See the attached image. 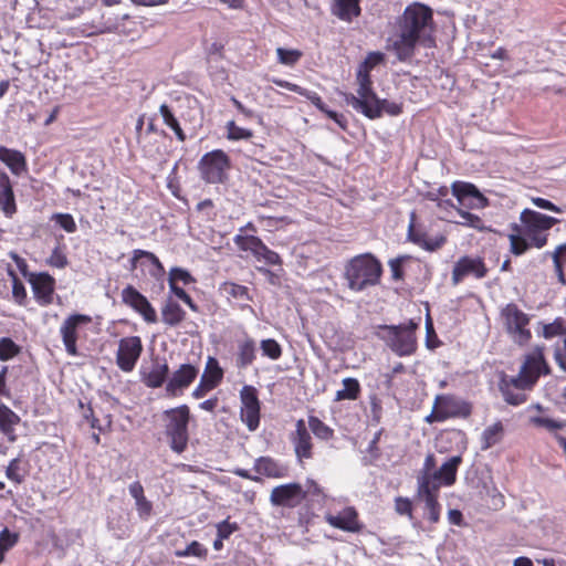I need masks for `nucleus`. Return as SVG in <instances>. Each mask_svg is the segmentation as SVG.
Masks as SVG:
<instances>
[{
  "mask_svg": "<svg viewBox=\"0 0 566 566\" xmlns=\"http://www.w3.org/2000/svg\"><path fill=\"white\" fill-rule=\"evenodd\" d=\"M398 24L399 35L392 42L391 49L399 61L409 60L418 42H432L433 15L428 6L419 2L408 6Z\"/></svg>",
  "mask_w": 566,
  "mask_h": 566,
  "instance_id": "1",
  "label": "nucleus"
},
{
  "mask_svg": "<svg viewBox=\"0 0 566 566\" xmlns=\"http://www.w3.org/2000/svg\"><path fill=\"white\" fill-rule=\"evenodd\" d=\"M381 274L382 265L371 253L355 255L347 261L344 269L347 286L354 292H361L377 285Z\"/></svg>",
  "mask_w": 566,
  "mask_h": 566,
  "instance_id": "2",
  "label": "nucleus"
},
{
  "mask_svg": "<svg viewBox=\"0 0 566 566\" xmlns=\"http://www.w3.org/2000/svg\"><path fill=\"white\" fill-rule=\"evenodd\" d=\"M451 190L459 203V207L454 208L461 218L458 223L479 230L483 229V220L468 210L485 208L489 205V200L473 184L464 181H454Z\"/></svg>",
  "mask_w": 566,
  "mask_h": 566,
  "instance_id": "3",
  "label": "nucleus"
},
{
  "mask_svg": "<svg viewBox=\"0 0 566 566\" xmlns=\"http://www.w3.org/2000/svg\"><path fill=\"white\" fill-rule=\"evenodd\" d=\"M418 324L409 321L399 325L378 326L377 336L399 357L411 356L418 347L416 329Z\"/></svg>",
  "mask_w": 566,
  "mask_h": 566,
  "instance_id": "4",
  "label": "nucleus"
},
{
  "mask_svg": "<svg viewBox=\"0 0 566 566\" xmlns=\"http://www.w3.org/2000/svg\"><path fill=\"white\" fill-rule=\"evenodd\" d=\"M531 319L532 316L514 302L505 304L499 313V323L502 329L517 346H525L532 339Z\"/></svg>",
  "mask_w": 566,
  "mask_h": 566,
  "instance_id": "5",
  "label": "nucleus"
},
{
  "mask_svg": "<svg viewBox=\"0 0 566 566\" xmlns=\"http://www.w3.org/2000/svg\"><path fill=\"white\" fill-rule=\"evenodd\" d=\"M190 412L186 405L166 410L163 413L165 432L170 440V448L176 453H182L188 444V423Z\"/></svg>",
  "mask_w": 566,
  "mask_h": 566,
  "instance_id": "6",
  "label": "nucleus"
},
{
  "mask_svg": "<svg viewBox=\"0 0 566 566\" xmlns=\"http://www.w3.org/2000/svg\"><path fill=\"white\" fill-rule=\"evenodd\" d=\"M229 168L230 159L221 149L205 154L198 164L200 176L208 184H222Z\"/></svg>",
  "mask_w": 566,
  "mask_h": 566,
  "instance_id": "7",
  "label": "nucleus"
},
{
  "mask_svg": "<svg viewBox=\"0 0 566 566\" xmlns=\"http://www.w3.org/2000/svg\"><path fill=\"white\" fill-rule=\"evenodd\" d=\"M548 371L544 355L541 348H535L525 357L516 377L511 378L515 389H527L532 387L541 374Z\"/></svg>",
  "mask_w": 566,
  "mask_h": 566,
  "instance_id": "8",
  "label": "nucleus"
},
{
  "mask_svg": "<svg viewBox=\"0 0 566 566\" xmlns=\"http://www.w3.org/2000/svg\"><path fill=\"white\" fill-rule=\"evenodd\" d=\"M440 484L430 479L428 474L418 478L417 494L424 502L427 518L430 523L436 524L440 520L441 505L438 502Z\"/></svg>",
  "mask_w": 566,
  "mask_h": 566,
  "instance_id": "9",
  "label": "nucleus"
},
{
  "mask_svg": "<svg viewBox=\"0 0 566 566\" xmlns=\"http://www.w3.org/2000/svg\"><path fill=\"white\" fill-rule=\"evenodd\" d=\"M143 352L142 339L138 336L124 337L118 343L116 364L124 373L134 370Z\"/></svg>",
  "mask_w": 566,
  "mask_h": 566,
  "instance_id": "10",
  "label": "nucleus"
},
{
  "mask_svg": "<svg viewBox=\"0 0 566 566\" xmlns=\"http://www.w3.org/2000/svg\"><path fill=\"white\" fill-rule=\"evenodd\" d=\"M269 501L272 506L295 509L304 502L303 485L296 482L277 485L272 489Z\"/></svg>",
  "mask_w": 566,
  "mask_h": 566,
  "instance_id": "11",
  "label": "nucleus"
},
{
  "mask_svg": "<svg viewBox=\"0 0 566 566\" xmlns=\"http://www.w3.org/2000/svg\"><path fill=\"white\" fill-rule=\"evenodd\" d=\"M241 420L247 424L250 431L256 430L260 423V401L258 391L253 386L245 385L240 390Z\"/></svg>",
  "mask_w": 566,
  "mask_h": 566,
  "instance_id": "12",
  "label": "nucleus"
},
{
  "mask_svg": "<svg viewBox=\"0 0 566 566\" xmlns=\"http://www.w3.org/2000/svg\"><path fill=\"white\" fill-rule=\"evenodd\" d=\"M92 322V317L85 314H73L66 317L61 327L60 334L70 356H77L76 342L78 337V328L82 325H87Z\"/></svg>",
  "mask_w": 566,
  "mask_h": 566,
  "instance_id": "13",
  "label": "nucleus"
},
{
  "mask_svg": "<svg viewBox=\"0 0 566 566\" xmlns=\"http://www.w3.org/2000/svg\"><path fill=\"white\" fill-rule=\"evenodd\" d=\"M356 81L358 84L356 94L342 93L344 102L347 105L352 106L355 111L361 107L370 97L374 98L375 94V91L373 88V82L370 78V71L358 66L356 73Z\"/></svg>",
  "mask_w": 566,
  "mask_h": 566,
  "instance_id": "14",
  "label": "nucleus"
},
{
  "mask_svg": "<svg viewBox=\"0 0 566 566\" xmlns=\"http://www.w3.org/2000/svg\"><path fill=\"white\" fill-rule=\"evenodd\" d=\"M29 283L31 285L35 301L46 306L53 302L55 280L49 273H31L29 276Z\"/></svg>",
  "mask_w": 566,
  "mask_h": 566,
  "instance_id": "15",
  "label": "nucleus"
},
{
  "mask_svg": "<svg viewBox=\"0 0 566 566\" xmlns=\"http://www.w3.org/2000/svg\"><path fill=\"white\" fill-rule=\"evenodd\" d=\"M356 112L363 114L369 119H377L382 116L384 113L390 116H398L402 112L400 104L390 102L386 98H379L377 94H374V98L370 97L367 102L359 107Z\"/></svg>",
  "mask_w": 566,
  "mask_h": 566,
  "instance_id": "16",
  "label": "nucleus"
},
{
  "mask_svg": "<svg viewBox=\"0 0 566 566\" xmlns=\"http://www.w3.org/2000/svg\"><path fill=\"white\" fill-rule=\"evenodd\" d=\"M123 302L138 312L147 323H156L157 314L148 300L134 286L128 285L122 292Z\"/></svg>",
  "mask_w": 566,
  "mask_h": 566,
  "instance_id": "17",
  "label": "nucleus"
},
{
  "mask_svg": "<svg viewBox=\"0 0 566 566\" xmlns=\"http://www.w3.org/2000/svg\"><path fill=\"white\" fill-rule=\"evenodd\" d=\"M486 268L482 259L462 256L453 266L452 282L454 285L459 284L463 277L473 275L476 279H482L486 275Z\"/></svg>",
  "mask_w": 566,
  "mask_h": 566,
  "instance_id": "18",
  "label": "nucleus"
},
{
  "mask_svg": "<svg viewBox=\"0 0 566 566\" xmlns=\"http://www.w3.org/2000/svg\"><path fill=\"white\" fill-rule=\"evenodd\" d=\"M324 518L331 526L344 532L358 533L363 528L358 513L353 506H347L337 514L327 513Z\"/></svg>",
  "mask_w": 566,
  "mask_h": 566,
  "instance_id": "19",
  "label": "nucleus"
},
{
  "mask_svg": "<svg viewBox=\"0 0 566 566\" xmlns=\"http://www.w3.org/2000/svg\"><path fill=\"white\" fill-rule=\"evenodd\" d=\"M138 266L143 271H147L150 276L160 279L165 274V269L159 259L151 252L136 249L133 251L130 259V271L136 270Z\"/></svg>",
  "mask_w": 566,
  "mask_h": 566,
  "instance_id": "20",
  "label": "nucleus"
},
{
  "mask_svg": "<svg viewBox=\"0 0 566 566\" xmlns=\"http://www.w3.org/2000/svg\"><path fill=\"white\" fill-rule=\"evenodd\" d=\"M199 370L196 366L190 364H182L167 381L166 391L169 395L177 396L179 391L188 388L196 379Z\"/></svg>",
  "mask_w": 566,
  "mask_h": 566,
  "instance_id": "21",
  "label": "nucleus"
},
{
  "mask_svg": "<svg viewBox=\"0 0 566 566\" xmlns=\"http://www.w3.org/2000/svg\"><path fill=\"white\" fill-rule=\"evenodd\" d=\"M139 374L140 380L145 386L148 388H159L168 377L169 367L166 361L161 363L159 359H155L149 367L142 366Z\"/></svg>",
  "mask_w": 566,
  "mask_h": 566,
  "instance_id": "22",
  "label": "nucleus"
},
{
  "mask_svg": "<svg viewBox=\"0 0 566 566\" xmlns=\"http://www.w3.org/2000/svg\"><path fill=\"white\" fill-rule=\"evenodd\" d=\"M521 221L524 226V231L532 232H545L559 222L556 218L548 217L531 209H524L522 211Z\"/></svg>",
  "mask_w": 566,
  "mask_h": 566,
  "instance_id": "23",
  "label": "nucleus"
},
{
  "mask_svg": "<svg viewBox=\"0 0 566 566\" xmlns=\"http://www.w3.org/2000/svg\"><path fill=\"white\" fill-rule=\"evenodd\" d=\"M292 442L298 459H310L312 457V437L303 419L296 421Z\"/></svg>",
  "mask_w": 566,
  "mask_h": 566,
  "instance_id": "24",
  "label": "nucleus"
},
{
  "mask_svg": "<svg viewBox=\"0 0 566 566\" xmlns=\"http://www.w3.org/2000/svg\"><path fill=\"white\" fill-rule=\"evenodd\" d=\"M331 13L340 21L350 23L361 13L360 0H332Z\"/></svg>",
  "mask_w": 566,
  "mask_h": 566,
  "instance_id": "25",
  "label": "nucleus"
},
{
  "mask_svg": "<svg viewBox=\"0 0 566 566\" xmlns=\"http://www.w3.org/2000/svg\"><path fill=\"white\" fill-rule=\"evenodd\" d=\"M0 209L6 217L11 218L17 212L12 185L7 172L0 170Z\"/></svg>",
  "mask_w": 566,
  "mask_h": 566,
  "instance_id": "26",
  "label": "nucleus"
},
{
  "mask_svg": "<svg viewBox=\"0 0 566 566\" xmlns=\"http://www.w3.org/2000/svg\"><path fill=\"white\" fill-rule=\"evenodd\" d=\"M254 470L266 478L283 479L289 475V467L269 457L256 459Z\"/></svg>",
  "mask_w": 566,
  "mask_h": 566,
  "instance_id": "27",
  "label": "nucleus"
},
{
  "mask_svg": "<svg viewBox=\"0 0 566 566\" xmlns=\"http://www.w3.org/2000/svg\"><path fill=\"white\" fill-rule=\"evenodd\" d=\"M415 219L416 214L415 212H412L410 217V223L408 227V239L427 251H434L441 248L446 239L441 237L428 240L427 234L422 230L416 228Z\"/></svg>",
  "mask_w": 566,
  "mask_h": 566,
  "instance_id": "28",
  "label": "nucleus"
},
{
  "mask_svg": "<svg viewBox=\"0 0 566 566\" xmlns=\"http://www.w3.org/2000/svg\"><path fill=\"white\" fill-rule=\"evenodd\" d=\"M462 463L461 455H453L448 459L438 471H436L432 475H429L430 479L437 481L440 485L444 484L447 486L452 485L457 479V472L459 465Z\"/></svg>",
  "mask_w": 566,
  "mask_h": 566,
  "instance_id": "29",
  "label": "nucleus"
},
{
  "mask_svg": "<svg viewBox=\"0 0 566 566\" xmlns=\"http://www.w3.org/2000/svg\"><path fill=\"white\" fill-rule=\"evenodd\" d=\"M0 160L13 175L20 176L22 172L27 171L25 156L19 150L0 146Z\"/></svg>",
  "mask_w": 566,
  "mask_h": 566,
  "instance_id": "30",
  "label": "nucleus"
},
{
  "mask_svg": "<svg viewBox=\"0 0 566 566\" xmlns=\"http://www.w3.org/2000/svg\"><path fill=\"white\" fill-rule=\"evenodd\" d=\"M256 357V345L251 337H245L238 343V352L235 356V366L239 369L249 367Z\"/></svg>",
  "mask_w": 566,
  "mask_h": 566,
  "instance_id": "31",
  "label": "nucleus"
},
{
  "mask_svg": "<svg viewBox=\"0 0 566 566\" xmlns=\"http://www.w3.org/2000/svg\"><path fill=\"white\" fill-rule=\"evenodd\" d=\"M20 422V417L9 407L0 403V431L8 436L10 440H14V429Z\"/></svg>",
  "mask_w": 566,
  "mask_h": 566,
  "instance_id": "32",
  "label": "nucleus"
},
{
  "mask_svg": "<svg viewBox=\"0 0 566 566\" xmlns=\"http://www.w3.org/2000/svg\"><path fill=\"white\" fill-rule=\"evenodd\" d=\"M223 370L219 366V363L216 358L209 357L206 364L205 373L202 374L200 380L203 384H207L208 388H216L219 382L222 380Z\"/></svg>",
  "mask_w": 566,
  "mask_h": 566,
  "instance_id": "33",
  "label": "nucleus"
},
{
  "mask_svg": "<svg viewBox=\"0 0 566 566\" xmlns=\"http://www.w3.org/2000/svg\"><path fill=\"white\" fill-rule=\"evenodd\" d=\"M504 436V427L501 421L486 427L481 434V450H488L499 443Z\"/></svg>",
  "mask_w": 566,
  "mask_h": 566,
  "instance_id": "34",
  "label": "nucleus"
},
{
  "mask_svg": "<svg viewBox=\"0 0 566 566\" xmlns=\"http://www.w3.org/2000/svg\"><path fill=\"white\" fill-rule=\"evenodd\" d=\"M185 316L186 312L174 301H168L161 310L163 322L169 326H177L185 319Z\"/></svg>",
  "mask_w": 566,
  "mask_h": 566,
  "instance_id": "35",
  "label": "nucleus"
},
{
  "mask_svg": "<svg viewBox=\"0 0 566 566\" xmlns=\"http://www.w3.org/2000/svg\"><path fill=\"white\" fill-rule=\"evenodd\" d=\"M360 394V385L356 378L343 379V389L336 391L335 400H355Z\"/></svg>",
  "mask_w": 566,
  "mask_h": 566,
  "instance_id": "36",
  "label": "nucleus"
},
{
  "mask_svg": "<svg viewBox=\"0 0 566 566\" xmlns=\"http://www.w3.org/2000/svg\"><path fill=\"white\" fill-rule=\"evenodd\" d=\"M159 113L164 119V123L174 130L178 140L185 142L186 135L182 128L180 127L178 119L171 113L170 108L166 104H163L159 107Z\"/></svg>",
  "mask_w": 566,
  "mask_h": 566,
  "instance_id": "37",
  "label": "nucleus"
},
{
  "mask_svg": "<svg viewBox=\"0 0 566 566\" xmlns=\"http://www.w3.org/2000/svg\"><path fill=\"white\" fill-rule=\"evenodd\" d=\"M234 243L243 251H250L256 258L260 252L263 242L260 238L254 235H241L238 234L234 237Z\"/></svg>",
  "mask_w": 566,
  "mask_h": 566,
  "instance_id": "38",
  "label": "nucleus"
},
{
  "mask_svg": "<svg viewBox=\"0 0 566 566\" xmlns=\"http://www.w3.org/2000/svg\"><path fill=\"white\" fill-rule=\"evenodd\" d=\"M308 428L315 434L316 438L322 440H329L334 437V430L325 424L317 417H308Z\"/></svg>",
  "mask_w": 566,
  "mask_h": 566,
  "instance_id": "39",
  "label": "nucleus"
},
{
  "mask_svg": "<svg viewBox=\"0 0 566 566\" xmlns=\"http://www.w3.org/2000/svg\"><path fill=\"white\" fill-rule=\"evenodd\" d=\"M530 423L537 428H544L549 432H555L565 427V422L543 416H531Z\"/></svg>",
  "mask_w": 566,
  "mask_h": 566,
  "instance_id": "40",
  "label": "nucleus"
},
{
  "mask_svg": "<svg viewBox=\"0 0 566 566\" xmlns=\"http://www.w3.org/2000/svg\"><path fill=\"white\" fill-rule=\"evenodd\" d=\"M511 386L514 387V385L510 381H503L500 386L501 392L504 397V400L513 406H518L523 403L526 399L525 394L522 392L523 389H518L517 392H514L511 388Z\"/></svg>",
  "mask_w": 566,
  "mask_h": 566,
  "instance_id": "41",
  "label": "nucleus"
},
{
  "mask_svg": "<svg viewBox=\"0 0 566 566\" xmlns=\"http://www.w3.org/2000/svg\"><path fill=\"white\" fill-rule=\"evenodd\" d=\"M8 275L11 277L12 281L13 300L20 305L24 304V301L27 298V291L23 283L18 279L15 272L10 266L8 268Z\"/></svg>",
  "mask_w": 566,
  "mask_h": 566,
  "instance_id": "42",
  "label": "nucleus"
},
{
  "mask_svg": "<svg viewBox=\"0 0 566 566\" xmlns=\"http://www.w3.org/2000/svg\"><path fill=\"white\" fill-rule=\"evenodd\" d=\"M276 55L281 64L293 66L300 61L303 53L300 50L277 48Z\"/></svg>",
  "mask_w": 566,
  "mask_h": 566,
  "instance_id": "43",
  "label": "nucleus"
},
{
  "mask_svg": "<svg viewBox=\"0 0 566 566\" xmlns=\"http://www.w3.org/2000/svg\"><path fill=\"white\" fill-rule=\"evenodd\" d=\"M260 348L263 356H266L272 360H277L282 356V347L273 338L262 339L260 343Z\"/></svg>",
  "mask_w": 566,
  "mask_h": 566,
  "instance_id": "44",
  "label": "nucleus"
},
{
  "mask_svg": "<svg viewBox=\"0 0 566 566\" xmlns=\"http://www.w3.org/2000/svg\"><path fill=\"white\" fill-rule=\"evenodd\" d=\"M563 250H566V243L559 244L558 247H556L554 252H552V253L547 252L546 254H549L552 260H553L554 269H555L558 282L562 285H566V276L564 274L563 263H562V252H563Z\"/></svg>",
  "mask_w": 566,
  "mask_h": 566,
  "instance_id": "45",
  "label": "nucleus"
},
{
  "mask_svg": "<svg viewBox=\"0 0 566 566\" xmlns=\"http://www.w3.org/2000/svg\"><path fill=\"white\" fill-rule=\"evenodd\" d=\"M20 353V347L11 338H0V360H8Z\"/></svg>",
  "mask_w": 566,
  "mask_h": 566,
  "instance_id": "46",
  "label": "nucleus"
},
{
  "mask_svg": "<svg viewBox=\"0 0 566 566\" xmlns=\"http://www.w3.org/2000/svg\"><path fill=\"white\" fill-rule=\"evenodd\" d=\"M227 137L231 140L249 139L252 137V132L235 125L233 120L227 123Z\"/></svg>",
  "mask_w": 566,
  "mask_h": 566,
  "instance_id": "47",
  "label": "nucleus"
},
{
  "mask_svg": "<svg viewBox=\"0 0 566 566\" xmlns=\"http://www.w3.org/2000/svg\"><path fill=\"white\" fill-rule=\"evenodd\" d=\"M178 557H205L207 555V549L199 542L193 541L185 549H179L176 552Z\"/></svg>",
  "mask_w": 566,
  "mask_h": 566,
  "instance_id": "48",
  "label": "nucleus"
},
{
  "mask_svg": "<svg viewBox=\"0 0 566 566\" xmlns=\"http://www.w3.org/2000/svg\"><path fill=\"white\" fill-rule=\"evenodd\" d=\"M434 405H436L438 411H442L443 413L447 415L446 420L448 418L454 417L457 415V412L453 408L454 401H453V399H451L449 397L438 396L436 398Z\"/></svg>",
  "mask_w": 566,
  "mask_h": 566,
  "instance_id": "49",
  "label": "nucleus"
},
{
  "mask_svg": "<svg viewBox=\"0 0 566 566\" xmlns=\"http://www.w3.org/2000/svg\"><path fill=\"white\" fill-rule=\"evenodd\" d=\"M224 292L234 298H239V300H243V301L250 300L248 287H245L243 285H239L235 283H226Z\"/></svg>",
  "mask_w": 566,
  "mask_h": 566,
  "instance_id": "50",
  "label": "nucleus"
},
{
  "mask_svg": "<svg viewBox=\"0 0 566 566\" xmlns=\"http://www.w3.org/2000/svg\"><path fill=\"white\" fill-rule=\"evenodd\" d=\"M48 263L51 266L57 268V269H64L67 265V258L62 250L60 245L55 247L48 259Z\"/></svg>",
  "mask_w": 566,
  "mask_h": 566,
  "instance_id": "51",
  "label": "nucleus"
},
{
  "mask_svg": "<svg viewBox=\"0 0 566 566\" xmlns=\"http://www.w3.org/2000/svg\"><path fill=\"white\" fill-rule=\"evenodd\" d=\"M18 542V534L11 533L8 528H3L0 532V549L2 552H8Z\"/></svg>",
  "mask_w": 566,
  "mask_h": 566,
  "instance_id": "52",
  "label": "nucleus"
},
{
  "mask_svg": "<svg viewBox=\"0 0 566 566\" xmlns=\"http://www.w3.org/2000/svg\"><path fill=\"white\" fill-rule=\"evenodd\" d=\"M135 506H136V511L138 513V516L142 518V520H148L151 515V512H153V504L150 501H148L146 499V496L144 495L143 497H139V499H136L135 500Z\"/></svg>",
  "mask_w": 566,
  "mask_h": 566,
  "instance_id": "53",
  "label": "nucleus"
},
{
  "mask_svg": "<svg viewBox=\"0 0 566 566\" xmlns=\"http://www.w3.org/2000/svg\"><path fill=\"white\" fill-rule=\"evenodd\" d=\"M256 259L259 261L263 260L266 264H270V265H276V264L281 263L280 255L276 252L270 250L264 243H263L260 252L258 253Z\"/></svg>",
  "mask_w": 566,
  "mask_h": 566,
  "instance_id": "54",
  "label": "nucleus"
},
{
  "mask_svg": "<svg viewBox=\"0 0 566 566\" xmlns=\"http://www.w3.org/2000/svg\"><path fill=\"white\" fill-rule=\"evenodd\" d=\"M56 223L69 233L76 231V223L73 217L69 213H56L54 216Z\"/></svg>",
  "mask_w": 566,
  "mask_h": 566,
  "instance_id": "55",
  "label": "nucleus"
},
{
  "mask_svg": "<svg viewBox=\"0 0 566 566\" xmlns=\"http://www.w3.org/2000/svg\"><path fill=\"white\" fill-rule=\"evenodd\" d=\"M168 281L176 282L181 281L184 284H190L195 282V279L191 276V274L180 268H172L169 272V279Z\"/></svg>",
  "mask_w": 566,
  "mask_h": 566,
  "instance_id": "56",
  "label": "nucleus"
},
{
  "mask_svg": "<svg viewBox=\"0 0 566 566\" xmlns=\"http://www.w3.org/2000/svg\"><path fill=\"white\" fill-rule=\"evenodd\" d=\"M408 259H409V256L403 255V256H398V258L389 261V268H390L391 276L394 280L398 281L403 277L401 266H402V263Z\"/></svg>",
  "mask_w": 566,
  "mask_h": 566,
  "instance_id": "57",
  "label": "nucleus"
},
{
  "mask_svg": "<svg viewBox=\"0 0 566 566\" xmlns=\"http://www.w3.org/2000/svg\"><path fill=\"white\" fill-rule=\"evenodd\" d=\"M524 235L530 240L528 244L538 249L547 243V234L545 232L524 231Z\"/></svg>",
  "mask_w": 566,
  "mask_h": 566,
  "instance_id": "58",
  "label": "nucleus"
},
{
  "mask_svg": "<svg viewBox=\"0 0 566 566\" xmlns=\"http://www.w3.org/2000/svg\"><path fill=\"white\" fill-rule=\"evenodd\" d=\"M384 54L380 52H370L366 56L363 63L359 64L360 67L371 71L375 66L380 64L384 61Z\"/></svg>",
  "mask_w": 566,
  "mask_h": 566,
  "instance_id": "59",
  "label": "nucleus"
},
{
  "mask_svg": "<svg viewBox=\"0 0 566 566\" xmlns=\"http://www.w3.org/2000/svg\"><path fill=\"white\" fill-rule=\"evenodd\" d=\"M237 530L238 525L235 523H230L228 520H224L217 525V535L223 539H227Z\"/></svg>",
  "mask_w": 566,
  "mask_h": 566,
  "instance_id": "60",
  "label": "nucleus"
},
{
  "mask_svg": "<svg viewBox=\"0 0 566 566\" xmlns=\"http://www.w3.org/2000/svg\"><path fill=\"white\" fill-rule=\"evenodd\" d=\"M510 239H511V251L515 255L523 254L530 248L527 240L524 238L511 235Z\"/></svg>",
  "mask_w": 566,
  "mask_h": 566,
  "instance_id": "61",
  "label": "nucleus"
},
{
  "mask_svg": "<svg viewBox=\"0 0 566 566\" xmlns=\"http://www.w3.org/2000/svg\"><path fill=\"white\" fill-rule=\"evenodd\" d=\"M304 492V501L308 497H319L324 496L322 488L314 481L307 480L305 485L303 486Z\"/></svg>",
  "mask_w": 566,
  "mask_h": 566,
  "instance_id": "62",
  "label": "nucleus"
},
{
  "mask_svg": "<svg viewBox=\"0 0 566 566\" xmlns=\"http://www.w3.org/2000/svg\"><path fill=\"white\" fill-rule=\"evenodd\" d=\"M6 475L9 480H11L18 484L22 482L23 476L19 473V460L18 459H13L9 463V465L6 469Z\"/></svg>",
  "mask_w": 566,
  "mask_h": 566,
  "instance_id": "63",
  "label": "nucleus"
},
{
  "mask_svg": "<svg viewBox=\"0 0 566 566\" xmlns=\"http://www.w3.org/2000/svg\"><path fill=\"white\" fill-rule=\"evenodd\" d=\"M395 509L398 514L408 515L410 518L412 517V505L409 499L397 497L395 501Z\"/></svg>",
  "mask_w": 566,
  "mask_h": 566,
  "instance_id": "64",
  "label": "nucleus"
}]
</instances>
